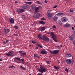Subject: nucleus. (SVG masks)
Masks as SVG:
<instances>
[{
    "label": "nucleus",
    "instance_id": "obj_1",
    "mask_svg": "<svg viewBox=\"0 0 75 75\" xmlns=\"http://www.w3.org/2000/svg\"><path fill=\"white\" fill-rule=\"evenodd\" d=\"M40 69H39L38 70L39 72L43 73L44 72H46V69L44 66L41 65L40 66Z\"/></svg>",
    "mask_w": 75,
    "mask_h": 75
},
{
    "label": "nucleus",
    "instance_id": "obj_2",
    "mask_svg": "<svg viewBox=\"0 0 75 75\" xmlns=\"http://www.w3.org/2000/svg\"><path fill=\"white\" fill-rule=\"evenodd\" d=\"M18 14H21V13L24 12L25 10L23 9H18L17 10Z\"/></svg>",
    "mask_w": 75,
    "mask_h": 75
},
{
    "label": "nucleus",
    "instance_id": "obj_3",
    "mask_svg": "<svg viewBox=\"0 0 75 75\" xmlns=\"http://www.w3.org/2000/svg\"><path fill=\"white\" fill-rule=\"evenodd\" d=\"M50 52L51 54H57L59 52V50H53V51H50Z\"/></svg>",
    "mask_w": 75,
    "mask_h": 75
},
{
    "label": "nucleus",
    "instance_id": "obj_4",
    "mask_svg": "<svg viewBox=\"0 0 75 75\" xmlns=\"http://www.w3.org/2000/svg\"><path fill=\"white\" fill-rule=\"evenodd\" d=\"M41 7V6H39L35 8V12L36 13H38V12L39 11H38V10H39V9H40V8Z\"/></svg>",
    "mask_w": 75,
    "mask_h": 75
},
{
    "label": "nucleus",
    "instance_id": "obj_5",
    "mask_svg": "<svg viewBox=\"0 0 75 75\" xmlns=\"http://www.w3.org/2000/svg\"><path fill=\"white\" fill-rule=\"evenodd\" d=\"M40 52L42 55H44V54H47L48 53L47 51L45 50H42Z\"/></svg>",
    "mask_w": 75,
    "mask_h": 75
},
{
    "label": "nucleus",
    "instance_id": "obj_6",
    "mask_svg": "<svg viewBox=\"0 0 75 75\" xmlns=\"http://www.w3.org/2000/svg\"><path fill=\"white\" fill-rule=\"evenodd\" d=\"M6 55L7 56H13V52H9L6 54Z\"/></svg>",
    "mask_w": 75,
    "mask_h": 75
},
{
    "label": "nucleus",
    "instance_id": "obj_7",
    "mask_svg": "<svg viewBox=\"0 0 75 75\" xmlns=\"http://www.w3.org/2000/svg\"><path fill=\"white\" fill-rule=\"evenodd\" d=\"M58 15H56L54 16V17L53 18V20L55 21H57V20L58 19Z\"/></svg>",
    "mask_w": 75,
    "mask_h": 75
},
{
    "label": "nucleus",
    "instance_id": "obj_8",
    "mask_svg": "<svg viewBox=\"0 0 75 75\" xmlns=\"http://www.w3.org/2000/svg\"><path fill=\"white\" fill-rule=\"evenodd\" d=\"M11 24H14V19L13 18H11L9 21Z\"/></svg>",
    "mask_w": 75,
    "mask_h": 75
},
{
    "label": "nucleus",
    "instance_id": "obj_9",
    "mask_svg": "<svg viewBox=\"0 0 75 75\" xmlns=\"http://www.w3.org/2000/svg\"><path fill=\"white\" fill-rule=\"evenodd\" d=\"M47 14L49 17H51L53 16V13H47Z\"/></svg>",
    "mask_w": 75,
    "mask_h": 75
},
{
    "label": "nucleus",
    "instance_id": "obj_10",
    "mask_svg": "<svg viewBox=\"0 0 75 75\" xmlns=\"http://www.w3.org/2000/svg\"><path fill=\"white\" fill-rule=\"evenodd\" d=\"M40 14L39 13H37L36 16H34L33 17L34 18H38V17H40Z\"/></svg>",
    "mask_w": 75,
    "mask_h": 75
},
{
    "label": "nucleus",
    "instance_id": "obj_11",
    "mask_svg": "<svg viewBox=\"0 0 75 75\" xmlns=\"http://www.w3.org/2000/svg\"><path fill=\"white\" fill-rule=\"evenodd\" d=\"M71 60L70 59H67L66 60V62L68 64H69L71 63Z\"/></svg>",
    "mask_w": 75,
    "mask_h": 75
},
{
    "label": "nucleus",
    "instance_id": "obj_12",
    "mask_svg": "<svg viewBox=\"0 0 75 75\" xmlns=\"http://www.w3.org/2000/svg\"><path fill=\"white\" fill-rule=\"evenodd\" d=\"M4 30H5V34H8V32L10 31V29H4Z\"/></svg>",
    "mask_w": 75,
    "mask_h": 75
},
{
    "label": "nucleus",
    "instance_id": "obj_13",
    "mask_svg": "<svg viewBox=\"0 0 75 75\" xmlns=\"http://www.w3.org/2000/svg\"><path fill=\"white\" fill-rule=\"evenodd\" d=\"M36 7V6L35 5H33L31 6V9L33 10H35V9Z\"/></svg>",
    "mask_w": 75,
    "mask_h": 75
},
{
    "label": "nucleus",
    "instance_id": "obj_14",
    "mask_svg": "<svg viewBox=\"0 0 75 75\" xmlns=\"http://www.w3.org/2000/svg\"><path fill=\"white\" fill-rule=\"evenodd\" d=\"M62 23H64L66 21V18L65 17L62 18Z\"/></svg>",
    "mask_w": 75,
    "mask_h": 75
},
{
    "label": "nucleus",
    "instance_id": "obj_15",
    "mask_svg": "<svg viewBox=\"0 0 75 75\" xmlns=\"http://www.w3.org/2000/svg\"><path fill=\"white\" fill-rule=\"evenodd\" d=\"M43 40H45V41H49V39L48 38L46 37H44L43 38Z\"/></svg>",
    "mask_w": 75,
    "mask_h": 75
},
{
    "label": "nucleus",
    "instance_id": "obj_16",
    "mask_svg": "<svg viewBox=\"0 0 75 75\" xmlns=\"http://www.w3.org/2000/svg\"><path fill=\"white\" fill-rule=\"evenodd\" d=\"M38 37L39 39H42V34L41 33H40L38 34Z\"/></svg>",
    "mask_w": 75,
    "mask_h": 75
},
{
    "label": "nucleus",
    "instance_id": "obj_17",
    "mask_svg": "<svg viewBox=\"0 0 75 75\" xmlns=\"http://www.w3.org/2000/svg\"><path fill=\"white\" fill-rule=\"evenodd\" d=\"M34 57L35 58H38V59H39V58H40V56H39V55H38L36 54H34Z\"/></svg>",
    "mask_w": 75,
    "mask_h": 75
},
{
    "label": "nucleus",
    "instance_id": "obj_18",
    "mask_svg": "<svg viewBox=\"0 0 75 75\" xmlns=\"http://www.w3.org/2000/svg\"><path fill=\"white\" fill-rule=\"evenodd\" d=\"M28 7V6L27 4H25L23 6V8H27Z\"/></svg>",
    "mask_w": 75,
    "mask_h": 75
},
{
    "label": "nucleus",
    "instance_id": "obj_19",
    "mask_svg": "<svg viewBox=\"0 0 75 75\" xmlns=\"http://www.w3.org/2000/svg\"><path fill=\"white\" fill-rule=\"evenodd\" d=\"M51 34L52 35V38H54V37H56V35H55L54 34V33L53 32H51Z\"/></svg>",
    "mask_w": 75,
    "mask_h": 75
},
{
    "label": "nucleus",
    "instance_id": "obj_20",
    "mask_svg": "<svg viewBox=\"0 0 75 75\" xmlns=\"http://www.w3.org/2000/svg\"><path fill=\"white\" fill-rule=\"evenodd\" d=\"M14 59H16V61H20L21 62V60L20 59V58H16V57H15Z\"/></svg>",
    "mask_w": 75,
    "mask_h": 75
},
{
    "label": "nucleus",
    "instance_id": "obj_21",
    "mask_svg": "<svg viewBox=\"0 0 75 75\" xmlns=\"http://www.w3.org/2000/svg\"><path fill=\"white\" fill-rule=\"evenodd\" d=\"M25 3L27 4H28L29 5H31L32 4V2H25Z\"/></svg>",
    "mask_w": 75,
    "mask_h": 75
},
{
    "label": "nucleus",
    "instance_id": "obj_22",
    "mask_svg": "<svg viewBox=\"0 0 75 75\" xmlns=\"http://www.w3.org/2000/svg\"><path fill=\"white\" fill-rule=\"evenodd\" d=\"M8 40H6V41H4L3 42V44H7V43H8Z\"/></svg>",
    "mask_w": 75,
    "mask_h": 75
},
{
    "label": "nucleus",
    "instance_id": "obj_23",
    "mask_svg": "<svg viewBox=\"0 0 75 75\" xmlns=\"http://www.w3.org/2000/svg\"><path fill=\"white\" fill-rule=\"evenodd\" d=\"M52 38L53 39V40L55 41V42H57V36L54 37V38Z\"/></svg>",
    "mask_w": 75,
    "mask_h": 75
},
{
    "label": "nucleus",
    "instance_id": "obj_24",
    "mask_svg": "<svg viewBox=\"0 0 75 75\" xmlns=\"http://www.w3.org/2000/svg\"><path fill=\"white\" fill-rule=\"evenodd\" d=\"M35 3L36 4H42V3L39 1L35 2Z\"/></svg>",
    "mask_w": 75,
    "mask_h": 75
},
{
    "label": "nucleus",
    "instance_id": "obj_25",
    "mask_svg": "<svg viewBox=\"0 0 75 75\" xmlns=\"http://www.w3.org/2000/svg\"><path fill=\"white\" fill-rule=\"evenodd\" d=\"M72 55L71 54H68L66 55V57L67 58H69V57H71Z\"/></svg>",
    "mask_w": 75,
    "mask_h": 75
},
{
    "label": "nucleus",
    "instance_id": "obj_26",
    "mask_svg": "<svg viewBox=\"0 0 75 75\" xmlns=\"http://www.w3.org/2000/svg\"><path fill=\"white\" fill-rule=\"evenodd\" d=\"M20 68L21 69H23V70H25L26 69L25 68L23 67V66L21 65L20 67Z\"/></svg>",
    "mask_w": 75,
    "mask_h": 75
},
{
    "label": "nucleus",
    "instance_id": "obj_27",
    "mask_svg": "<svg viewBox=\"0 0 75 75\" xmlns=\"http://www.w3.org/2000/svg\"><path fill=\"white\" fill-rule=\"evenodd\" d=\"M41 29V31H44L45 30V28L44 27H42L40 28Z\"/></svg>",
    "mask_w": 75,
    "mask_h": 75
},
{
    "label": "nucleus",
    "instance_id": "obj_28",
    "mask_svg": "<svg viewBox=\"0 0 75 75\" xmlns=\"http://www.w3.org/2000/svg\"><path fill=\"white\" fill-rule=\"evenodd\" d=\"M39 23H40L41 24H43L45 23V22L43 21H39Z\"/></svg>",
    "mask_w": 75,
    "mask_h": 75
},
{
    "label": "nucleus",
    "instance_id": "obj_29",
    "mask_svg": "<svg viewBox=\"0 0 75 75\" xmlns=\"http://www.w3.org/2000/svg\"><path fill=\"white\" fill-rule=\"evenodd\" d=\"M54 68L55 69H59V67L54 66Z\"/></svg>",
    "mask_w": 75,
    "mask_h": 75
},
{
    "label": "nucleus",
    "instance_id": "obj_30",
    "mask_svg": "<svg viewBox=\"0 0 75 75\" xmlns=\"http://www.w3.org/2000/svg\"><path fill=\"white\" fill-rule=\"evenodd\" d=\"M70 25L68 23H66L65 25V26L66 27H69Z\"/></svg>",
    "mask_w": 75,
    "mask_h": 75
},
{
    "label": "nucleus",
    "instance_id": "obj_31",
    "mask_svg": "<svg viewBox=\"0 0 75 75\" xmlns=\"http://www.w3.org/2000/svg\"><path fill=\"white\" fill-rule=\"evenodd\" d=\"M37 46L38 47H40V48H42V46H41V45H40L39 44H37Z\"/></svg>",
    "mask_w": 75,
    "mask_h": 75
},
{
    "label": "nucleus",
    "instance_id": "obj_32",
    "mask_svg": "<svg viewBox=\"0 0 75 75\" xmlns=\"http://www.w3.org/2000/svg\"><path fill=\"white\" fill-rule=\"evenodd\" d=\"M14 28H15V29H16V30H17V29L18 28V27L17 26L15 25L14 26Z\"/></svg>",
    "mask_w": 75,
    "mask_h": 75
},
{
    "label": "nucleus",
    "instance_id": "obj_33",
    "mask_svg": "<svg viewBox=\"0 0 75 75\" xmlns=\"http://www.w3.org/2000/svg\"><path fill=\"white\" fill-rule=\"evenodd\" d=\"M63 14V13H58V16H61V15H62Z\"/></svg>",
    "mask_w": 75,
    "mask_h": 75
},
{
    "label": "nucleus",
    "instance_id": "obj_34",
    "mask_svg": "<svg viewBox=\"0 0 75 75\" xmlns=\"http://www.w3.org/2000/svg\"><path fill=\"white\" fill-rule=\"evenodd\" d=\"M65 71H66V72H67V74H68V69H67V68L65 69Z\"/></svg>",
    "mask_w": 75,
    "mask_h": 75
},
{
    "label": "nucleus",
    "instance_id": "obj_35",
    "mask_svg": "<svg viewBox=\"0 0 75 75\" xmlns=\"http://www.w3.org/2000/svg\"><path fill=\"white\" fill-rule=\"evenodd\" d=\"M56 47L57 48H58L59 50H60V48H61V47H59L58 45H57L56 46Z\"/></svg>",
    "mask_w": 75,
    "mask_h": 75
},
{
    "label": "nucleus",
    "instance_id": "obj_36",
    "mask_svg": "<svg viewBox=\"0 0 75 75\" xmlns=\"http://www.w3.org/2000/svg\"><path fill=\"white\" fill-rule=\"evenodd\" d=\"M70 40H71L72 41V36H71L70 37Z\"/></svg>",
    "mask_w": 75,
    "mask_h": 75
},
{
    "label": "nucleus",
    "instance_id": "obj_37",
    "mask_svg": "<svg viewBox=\"0 0 75 75\" xmlns=\"http://www.w3.org/2000/svg\"><path fill=\"white\" fill-rule=\"evenodd\" d=\"M14 68V67L13 66H9V68Z\"/></svg>",
    "mask_w": 75,
    "mask_h": 75
},
{
    "label": "nucleus",
    "instance_id": "obj_38",
    "mask_svg": "<svg viewBox=\"0 0 75 75\" xmlns=\"http://www.w3.org/2000/svg\"><path fill=\"white\" fill-rule=\"evenodd\" d=\"M60 25H62V22L60 21H58Z\"/></svg>",
    "mask_w": 75,
    "mask_h": 75
},
{
    "label": "nucleus",
    "instance_id": "obj_39",
    "mask_svg": "<svg viewBox=\"0 0 75 75\" xmlns=\"http://www.w3.org/2000/svg\"><path fill=\"white\" fill-rule=\"evenodd\" d=\"M22 55H26V52H24V53L22 52Z\"/></svg>",
    "mask_w": 75,
    "mask_h": 75
},
{
    "label": "nucleus",
    "instance_id": "obj_40",
    "mask_svg": "<svg viewBox=\"0 0 75 75\" xmlns=\"http://www.w3.org/2000/svg\"><path fill=\"white\" fill-rule=\"evenodd\" d=\"M52 11V10H49L47 12V13H50V12H51Z\"/></svg>",
    "mask_w": 75,
    "mask_h": 75
},
{
    "label": "nucleus",
    "instance_id": "obj_41",
    "mask_svg": "<svg viewBox=\"0 0 75 75\" xmlns=\"http://www.w3.org/2000/svg\"><path fill=\"white\" fill-rule=\"evenodd\" d=\"M18 34H14V35L15 36H18Z\"/></svg>",
    "mask_w": 75,
    "mask_h": 75
},
{
    "label": "nucleus",
    "instance_id": "obj_42",
    "mask_svg": "<svg viewBox=\"0 0 75 75\" xmlns=\"http://www.w3.org/2000/svg\"><path fill=\"white\" fill-rule=\"evenodd\" d=\"M70 12H73V11H74V10L73 9H70Z\"/></svg>",
    "mask_w": 75,
    "mask_h": 75
},
{
    "label": "nucleus",
    "instance_id": "obj_43",
    "mask_svg": "<svg viewBox=\"0 0 75 75\" xmlns=\"http://www.w3.org/2000/svg\"><path fill=\"white\" fill-rule=\"evenodd\" d=\"M41 20H46V19L44 18H42L41 19Z\"/></svg>",
    "mask_w": 75,
    "mask_h": 75
},
{
    "label": "nucleus",
    "instance_id": "obj_44",
    "mask_svg": "<svg viewBox=\"0 0 75 75\" xmlns=\"http://www.w3.org/2000/svg\"><path fill=\"white\" fill-rule=\"evenodd\" d=\"M37 75H42V74L39 73L37 74Z\"/></svg>",
    "mask_w": 75,
    "mask_h": 75
},
{
    "label": "nucleus",
    "instance_id": "obj_45",
    "mask_svg": "<svg viewBox=\"0 0 75 75\" xmlns=\"http://www.w3.org/2000/svg\"><path fill=\"white\" fill-rule=\"evenodd\" d=\"M57 7H58V6H57V5H55L53 7V8H57Z\"/></svg>",
    "mask_w": 75,
    "mask_h": 75
},
{
    "label": "nucleus",
    "instance_id": "obj_46",
    "mask_svg": "<svg viewBox=\"0 0 75 75\" xmlns=\"http://www.w3.org/2000/svg\"><path fill=\"white\" fill-rule=\"evenodd\" d=\"M38 31H41V28L38 29Z\"/></svg>",
    "mask_w": 75,
    "mask_h": 75
},
{
    "label": "nucleus",
    "instance_id": "obj_47",
    "mask_svg": "<svg viewBox=\"0 0 75 75\" xmlns=\"http://www.w3.org/2000/svg\"><path fill=\"white\" fill-rule=\"evenodd\" d=\"M53 28H56V26H55L54 25L53 26Z\"/></svg>",
    "mask_w": 75,
    "mask_h": 75
},
{
    "label": "nucleus",
    "instance_id": "obj_48",
    "mask_svg": "<svg viewBox=\"0 0 75 75\" xmlns=\"http://www.w3.org/2000/svg\"><path fill=\"white\" fill-rule=\"evenodd\" d=\"M19 52H20V53H21V54H22V53H23V52H22V51H19Z\"/></svg>",
    "mask_w": 75,
    "mask_h": 75
},
{
    "label": "nucleus",
    "instance_id": "obj_49",
    "mask_svg": "<svg viewBox=\"0 0 75 75\" xmlns=\"http://www.w3.org/2000/svg\"><path fill=\"white\" fill-rule=\"evenodd\" d=\"M21 59V61H24V59Z\"/></svg>",
    "mask_w": 75,
    "mask_h": 75
},
{
    "label": "nucleus",
    "instance_id": "obj_50",
    "mask_svg": "<svg viewBox=\"0 0 75 75\" xmlns=\"http://www.w3.org/2000/svg\"><path fill=\"white\" fill-rule=\"evenodd\" d=\"M50 62H49V61H47V62H46V63L47 64H50Z\"/></svg>",
    "mask_w": 75,
    "mask_h": 75
},
{
    "label": "nucleus",
    "instance_id": "obj_51",
    "mask_svg": "<svg viewBox=\"0 0 75 75\" xmlns=\"http://www.w3.org/2000/svg\"><path fill=\"white\" fill-rule=\"evenodd\" d=\"M45 3H47V1L46 0H45L44 1Z\"/></svg>",
    "mask_w": 75,
    "mask_h": 75
},
{
    "label": "nucleus",
    "instance_id": "obj_52",
    "mask_svg": "<svg viewBox=\"0 0 75 75\" xmlns=\"http://www.w3.org/2000/svg\"><path fill=\"white\" fill-rule=\"evenodd\" d=\"M35 48L36 49H38V47H35Z\"/></svg>",
    "mask_w": 75,
    "mask_h": 75
},
{
    "label": "nucleus",
    "instance_id": "obj_53",
    "mask_svg": "<svg viewBox=\"0 0 75 75\" xmlns=\"http://www.w3.org/2000/svg\"><path fill=\"white\" fill-rule=\"evenodd\" d=\"M32 42L33 43V44H34V41H32Z\"/></svg>",
    "mask_w": 75,
    "mask_h": 75
},
{
    "label": "nucleus",
    "instance_id": "obj_54",
    "mask_svg": "<svg viewBox=\"0 0 75 75\" xmlns=\"http://www.w3.org/2000/svg\"><path fill=\"white\" fill-rule=\"evenodd\" d=\"M24 17H25L24 16H22V18H25Z\"/></svg>",
    "mask_w": 75,
    "mask_h": 75
},
{
    "label": "nucleus",
    "instance_id": "obj_55",
    "mask_svg": "<svg viewBox=\"0 0 75 75\" xmlns=\"http://www.w3.org/2000/svg\"><path fill=\"white\" fill-rule=\"evenodd\" d=\"M72 30H74V28L73 27H72Z\"/></svg>",
    "mask_w": 75,
    "mask_h": 75
},
{
    "label": "nucleus",
    "instance_id": "obj_56",
    "mask_svg": "<svg viewBox=\"0 0 75 75\" xmlns=\"http://www.w3.org/2000/svg\"><path fill=\"white\" fill-rule=\"evenodd\" d=\"M15 3L16 4V3H17V1H16L15 2Z\"/></svg>",
    "mask_w": 75,
    "mask_h": 75
},
{
    "label": "nucleus",
    "instance_id": "obj_57",
    "mask_svg": "<svg viewBox=\"0 0 75 75\" xmlns=\"http://www.w3.org/2000/svg\"><path fill=\"white\" fill-rule=\"evenodd\" d=\"M60 47H63V46L62 45H60Z\"/></svg>",
    "mask_w": 75,
    "mask_h": 75
},
{
    "label": "nucleus",
    "instance_id": "obj_58",
    "mask_svg": "<svg viewBox=\"0 0 75 75\" xmlns=\"http://www.w3.org/2000/svg\"><path fill=\"white\" fill-rule=\"evenodd\" d=\"M3 61V60L2 59H0V61Z\"/></svg>",
    "mask_w": 75,
    "mask_h": 75
},
{
    "label": "nucleus",
    "instance_id": "obj_59",
    "mask_svg": "<svg viewBox=\"0 0 75 75\" xmlns=\"http://www.w3.org/2000/svg\"><path fill=\"white\" fill-rule=\"evenodd\" d=\"M27 1H31V0H26Z\"/></svg>",
    "mask_w": 75,
    "mask_h": 75
},
{
    "label": "nucleus",
    "instance_id": "obj_60",
    "mask_svg": "<svg viewBox=\"0 0 75 75\" xmlns=\"http://www.w3.org/2000/svg\"><path fill=\"white\" fill-rule=\"evenodd\" d=\"M73 27H75V25H74Z\"/></svg>",
    "mask_w": 75,
    "mask_h": 75
},
{
    "label": "nucleus",
    "instance_id": "obj_61",
    "mask_svg": "<svg viewBox=\"0 0 75 75\" xmlns=\"http://www.w3.org/2000/svg\"><path fill=\"white\" fill-rule=\"evenodd\" d=\"M29 47H31V45H29Z\"/></svg>",
    "mask_w": 75,
    "mask_h": 75
},
{
    "label": "nucleus",
    "instance_id": "obj_62",
    "mask_svg": "<svg viewBox=\"0 0 75 75\" xmlns=\"http://www.w3.org/2000/svg\"><path fill=\"white\" fill-rule=\"evenodd\" d=\"M59 63H60V62H59Z\"/></svg>",
    "mask_w": 75,
    "mask_h": 75
},
{
    "label": "nucleus",
    "instance_id": "obj_63",
    "mask_svg": "<svg viewBox=\"0 0 75 75\" xmlns=\"http://www.w3.org/2000/svg\"><path fill=\"white\" fill-rule=\"evenodd\" d=\"M23 64H24V63H23Z\"/></svg>",
    "mask_w": 75,
    "mask_h": 75
}]
</instances>
